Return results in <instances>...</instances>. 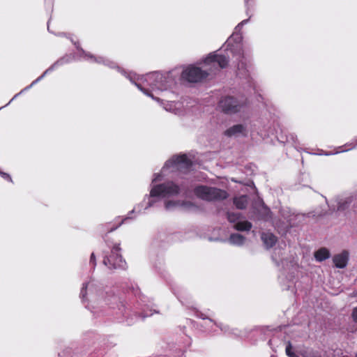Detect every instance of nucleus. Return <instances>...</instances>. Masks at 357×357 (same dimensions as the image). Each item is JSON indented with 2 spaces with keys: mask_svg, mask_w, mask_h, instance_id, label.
<instances>
[{
  "mask_svg": "<svg viewBox=\"0 0 357 357\" xmlns=\"http://www.w3.org/2000/svg\"><path fill=\"white\" fill-rule=\"evenodd\" d=\"M130 81L145 95L160 102L166 111L176 114H182L184 109L181 102H162V97L172 85L173 79L169 74L152 73L146 75L130 77Z\"/></svg>",
  "mask_w": 357,
  "mask_h": 357,
  "instance_id": "obj_1",
  "label": "nucleus"
},
{
  "mask_svg": "<svg viewBox=\"0 0 357 357\" xmlns=\"http://www.w3.org/2000/svg\"><path fill=\"white\" fill-rule=\"evenodd\" d=\"M241 36L238 34H233L227 41L226 50L227 51V56L218 54L216 52L211 53L204 59V63L206 66H210L209 70L215 68L219 66L224 68L228 65V57L229 54H232L238 62V68H243L245 63L241 61L243 58V46L241 43Z\"/></svg>",
  "mask_w": 357,
  "mask_h": 357,
  "instance_id": "obj_2",
  "label": "nucleus"
},
{
  "mask_svg": "<svg viewBox=\"0 0 357 357\" xmlns=\"http://www.w3.org/2000/svg\"><path fill=\"white\" fill-rule=\"evenodd\" d=\"M83 301L89 300L92 302H98L107 305L112 309L118 307L122 311L123 303L119 298L113 294L105 293L101 289L97 288L93 282H88L83 285L80 293Z\"/></svg>",
  "mask_w": 357,
  "mask_h": 357,
  "instance_id": "obj_3",
  "label": "nucleus"
},
{
  "mask_svg": "<svg viewBox=\"0 0 357 357\" xmlns=\"http://www.w3.org/2000/svg\"><path fill=\"white\" fill-rule=\"evenodd\" d=\"M192 166V162L185 155H175L164 165L161 174H155L152 183L160 181L161 177L166 175L167 172L181 171L188 172Z\"/></svg>",
  "mask_w": 357,
  "mask_h": 357,
  "instance_id": "obj_4",
  "label": "nucleus"
},
{
  "mask_svg": "<svg viewBox=\"0 0 357 357\" xmlns=\"http://www.w3.org/2000/svg\"><path fill=\"white\" fill-rule=\"evenodd\" d=\"M179 186L173 182H167L160 185H153L149 197V202L146 209L151 207L156 197L167 198L178 194Z\"/></svg>",
  "mask_w": 357,
  "mask_h": 357,
  "instance_id": "obj_5",
  "label": "nucleus"
},
{
  "mask_svg": "<svg viewBox=\"0 0 357 357\" xmlns=\"http://www.w3.org/2000/svg\"><path fill=\"white\" fill-rule=\"evenodd\" d=\"M194 192L197 197L206 201L221 200L226 199L228 195L225 190L206 185L196 187Z\"/></svg>",
  "mask_w": 357,
  "mask_h": 357,
  "instance_id": "obj_6",
  "label": "nucleus"
},
{
  "mask_svg": "<svg viewBox=\"0 0 357 357\" xmlns=\"http://www.w3.org/2000/svg\"><path fill=\"white\" fill-rule=\"evenodd\" d=\"M207 75L205 70L194 66H189L183 70L181 77L190 82H197L205 78Z\"/></svg>",
  "mask_w": 357,
  "mask_h": 357,
  "instance_id": "obj_7",
  "label": "nucleus"
},
{
  "mask_svg": "<svg viewBox=\"0 0 357 357\" xmlns=\"http://www.w3.org/2000/svg\"><path fill=\"white\" fill-rule=\"evenodd\" d=\"M120 248L119 245H115L112 250V255L109 257H107L104 259V264L107 266L109 264V268H125L126 263L124 260H123L121 256L119 254L120 251Z\"/></svg>",
  "mask_w": 357,
  "mask_h": 357,
  "instance_id": "obj_8",
  "label": "nucleus"
},
{
  "mask_svg": "<svg viewBox=\"0 0 357 357\" xmlns=\"http://www.w3.org/2000/svg\"><path fill=\"white\" fill-rule=\"evenodd\" d=\"M219 108L225 113H235L240 110L241 105L232 97L222 98L218 105Z\"/></svg>",
  "mask_w": 357,
  "mask_h": 357,
  "instance_id": "obj_9",
  "label": "nucleus"
},
{
  "mask_svg": "<svg viewBox=\"0 0 357 357\" xmlns=\"http://www.w3.org/2000/svg\"><path fill=\"white\" fill-rule=\"evenodd\" d=\"M228 220L230 222L235 223L234 228L238 231H248L252 227V224L246 220H240L238 213H228Z\"/></svg>",
  "mask_w": 357,
  "mask_h": 357,
  "instance_id": "obj_10",
  "label": "nucleus"
},
{
  "mask_svg": "<svg viewBox=\"0 0 357 357\" xmlns=\"http://www.w3.org/2000/svg\"><path fill=\"white\" fill-rule=\"evenodd\" d=\"M165 209L167 211H173L176 208H183L190 210L195 207V205L190 202H180V201H167L165 203Z\"/></svg>",
  "mask_w": 357,
  "mask_h": 357,
  "instance_id": "obj_11",
  "label": "nucleus"
},
{
  "mask_svg": "<svg viewBox=\"0 0 357 357\" xmlns=\"http://www.w3.org/2000/svg\"><path fill=\"white\" fill-rule=\"evenodd\" d=\"M333 260L337 268H343L346 267L347 264L349 260V252L344 250L341 253L335 255Z\"/></svg>",
  "mask_w": 357,
  "mask_h": 357,
  "instance_id": "obj_12",
  "label": "nucleus"
},
{
  "mask_svg": "<svg viewBox=\"0 0 357 357\" xmlns=\"http://www.w3.org/2000/svg\"><path fill=\"white\" fill-rule=\"evenodd\" d=\"M245 127L241 124L233 126L225 131V135L227 137H237L245 135Z\"/></svg>",
  "mask_w": 357,
  "mask_h": 357,
  "instance_id": "obj_13",
  "label": "nucleus"
},
{
  "mask_svg": "<svg viewBox=\"0 0 357 357\" xmlns=\"http://www.w3.org/2000/svg\"><path fill=\"white\" fill-rule=\"evenodd\" d=\"M261 239L267 248L273 247L277 241V238L271 233H263Z\"/></svg>",
  "mask_w": 357,
  "mask_h": 357,
  "instance_id": "obj_14",
  "label": "nucleus"
},
{
  "mask_svg": "<svg viewBox=\"0 0 357 357\" xmlns=\"http://www.w3.org/2000/svg\"><path fill=\"white\" fill-rule=\"evenodd\" d=\"M229 242L232 245L241 246L243 245L245 238L239 234H233L230 236Z\"/></svg>",
  "mask_w": 357,
  "mask_h": 357,
  "instance_id": "obj_15",
  "label": "nucleus"
},
{
  "mask_svg": "<svg viewBox=\"0 0 357 357\" xmlns=\"http://www.w3.org/2000/svg\"><path fill=\"white\" fill-rule=\"evenodd\" d=\"M330 257V252L326 248H321L314 253V257L317 261H322Z\"/></svg>",
  "mask_w": 357,
  "mask_h": 357,
  "instance_id": "obj_16",
  "label": "nucleus"
},
{
  "mask_svg": "<svg viewBox=\"0 0 357 357\" xmlns=\"http://www.w3.org/2000/svg\"><path fill=\"white\" fill-rule=\"evenodd\" d=\"M235 206L240 209L245 208L248 204V197L246 196H241L236 197L234 200Z\"/></svg>",
  "mask_w": 357,
  "mask_h": 357,
  "instance_id": "obj_17",
  "label": "nucleus"
},
{
  "mask_svg": "<svg viewBox=\"0 0 357 357\" xmlns=\"http://www.w3.org/2000/svg\"><path fill=\"white\" fill-rule=\"evenodd\" d=\"M52 70V68H49L47 69V70H45L44 72V73L40 76L39 77L38 79H36L35 81H33L29 86L26 87L24 90H27L30 88H31L35 84H36L38 82H39L40 79H42L45 75Z\"/></svg>",
  "mask_w": 357,
  "mask_h": 357,
  "instance_id": "obj_18",
  "label": "nucleus"
},
{
  "mask_svg": "<svg viewBox=\"0 0 357 357\" xmlns=\"http://www.w3.org/2000/svg\"><path fill=\"white\" fill-rule=\"evenodd\" d=\"M291 344L290 342H288L286 347V354L289 357H294L296 354L291 351Z\"/></svg>",
  "mask_w": 357,
  "mask_h": 357,
  "instance_id": "obj_19",
  "label": "nucleus"
},
{
  "mask_svg": "<svg viewBox=\"0 0 357 357\" xmlns=\"http://www.w3.org/2000/svg\"><path fill=\"white\" fill-rule=\"evenodd\" d=\"M86 57H87V59H89V60H90L91 61H96L98 63L104 62V59L102 57H99L98 59H96L93 56L89 55V54H86Z\"/></svg>",
  "mask_w": 357,
  "mask_h": 357,
  "instance_id": "obj_20",
  "label": "nucleus"
},
{
  "mask_svg": "<svg viewBox=\"0 0 357 357\" xmlns=\"http://www.w3.org/2000/svg\"><path fill=\"white\" fill-rule=\"evenodd\" d=\"M352 317L354 321L357 322V307H355L352 312Z\"/></svg>",
  "mask_w": 357,
  "mask_h": 357,
  "instance_id": "obj_21",
  "label": "nucleus"
},
{
  "mask_svg": "<svg viewBox=\"0 0 357 357\" xmlns=\"http://www.w3.org/2000/svg\"><path fill=\"white\" fill-rule=\"evenodd\" d=\"M247 22L248 20H243L241 23H239L236 27V31L240 30L243 25L245 24Z\"/></svg>",
  "mask_w": 357,
  "mask_h": 357,
  "instance_id": "obj_22",
  "label": "nucleus"
},
{
  "mask_svg": "<svg viewBox=\"0 0 357 357\" xmlns=\"http://www.w3.org/2000/svg\"><path fill=\"white\" fill-rule=\"evenodd\" d=\"M90 263L92 264L93 266H96V257L93 253H92L91 255Z\"/></svg>",
  "mask_w": 357,
  "mask_h": 357,
  "instance_id": "obj_23",
  "label": "nucleus"
},
{
  "mask_svg": "<svg viewBox=\"0 0 357 357\" xmlns=\"http://www.w3.org/2000/svg\"><path fill=\"white\" fill-rule=\"evenodd\" d=\"M0 174L4 178H8V180L11 181V178L9 174H6V173H3L2 172L0 171Z\"/></svg>",
  "mask_w": 357,
  "mask_h": 357,
  "instance_id": "obj_24",
  "label": "nucleus"
},
{
  "mask_svg": "<svg viewBox=\"0 0 357 357\" xmlns=\"http://www.w3.org/2000/svg\"><path fill=\"white\" fill-rule=\"evenodd\" d=\"M197 316L203 319H206V317L202 313H200Z\"/></svg>",
  "mask_w": 357,
  "mask_h": 357,
  "instance_id": "obj_25",
  "label": "nucleus"
},
{
  "mask_svg": "<svg viewBox=\"0 0 357 357\" xmlns=\"http://www.w3.org/2000/svg\"><path fill=\"white\" fill-rule=\"evenodd\" d=\"M344 206H342L340 203H339V206H338V209H344Z\"/></svg>",
  "mask_w": 357,
  "mask_h": 357,
  "instance_id": "obj_26",
  "label": "nucleus"
},
{
  "mask_svg": "<svg viewBox=\"0 0 357 357\" xmlns=\"http://www.w3.org/2000/svg\"><path fill=\"white\" fill-rule=\"evenodd\" d=\"M294 357H298L297 355L294 356Z\"/></svg>",
  "mask_w": 357,
  "mask_h": 357,
  "instance_id": "obj_27",
  "label": "nucleus"
}]
</instances>
